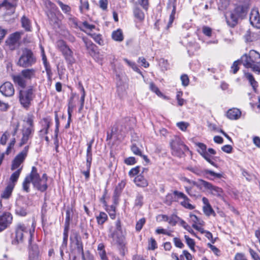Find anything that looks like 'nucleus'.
<instances>
[{
  "label": "nucleus",
  "instance_id": "nucleus-36",
  "mask_svg": "<svg viewBox=\"0 0 260 260\" xmlns=\"http://www.w3.org/2000/svg\"><path fill=\"white\" fill-rule=\"evenodd\" d=\"M97 223L99 225H103L108 219L107 214L104 212H101L96 216Z\"/></svg>",
  "mask_w": 260,
  "mask_h": 260
},
{
  "label": "nucleus",
  "instance_id": "nucleus-45",
  "mask_svg": "<svg viewBox=\"0 0 260 260\" xmlns=\"http://www.w3.org/2000/svg\"><path fill=\"white\" fill-rule=\"evenodd\" d=\"M143 204V196L140 193H138L135 200V206L141 207Z\"/></svg>",
  "mask_w": 260,
  "mask_h": 260
},
{
  "label": "nucleus",
  "instance_id": "nucleus-15",
  "mask_svg": "<svg viewBox=\"0 0 260 260\" xmlns=\"http://www.w3.org/2000/svg\"><path fill=\"white\" fill-rule=\"evenodd\" d=\"M250 0H245L243 4H240L235 7L233 12L240 19H243L247 15L249 6Z\"/></svg>",
  "mask_w": 260,
  "mask_h": 260
},
{
  "label": "nucleus",
  "instance_id": "nucleus-47",
  "mask_svg": "<svg viewBox=\"0 0 260 260\" xmlns=\"http://www.w3.org/2000/svg\"><path fill=\"white\" fill-rule=\"evenodd\" d=\"M134 14L136 18L139 20H142L144 18V13L138 8L136 7L134 10Z\"/></svg>",
  "mask_w": 260,
  "mask_h": 260
},
{
  "label": "nucleus",
  "instance_id": "nucleus-64",
  "mask_svg": "<svg viewBox=\"0 0 260 260\" xmlns=\"http://www.w3.org/2000/svg\"><path fill=\"white\" fill-rule=\"evenodd\" d=\"M131 150L132 152L137 155H142V152L140 149L136 145V144H133L131 146Z\"/></svg>",
  "mask_w": 260,
  "mask_h": 260
},
{
  "label": "nucleus",
  "instance_id": "nucleus-24",
  "mask_svg": "<svg viewBox=\"0 0 260 260\" xmlns=\"http://www.w3.org/2000/svg\"><path fill=\"white\" fill-rule=\"evenodd\" d=\"M241 115V111L237 108H233L228 110L226 116L231 120H236L240 118Z\"/></svg>",
  "mask_w": 260,
  "mask_h": 260
},
{
  "label": "nucleus",
  "instance_id": "nucleus-42",
  "mask_svg": "<svg viewBox=\"0 0 260 260\" xmlns=\"http://www.w3.org/2000/svg\"><path fill=\"white\" fill-rule=\"evenodd\" d=\"M126 183L124 181H121L116 186L114 191V194L115 196H119L123 189L125 186Z\"/></svg>",
  "mask_w": 260,
  "mask_h": 260
},
{
  "label": "nucleus",
  "instance_id": "nucleus-5",
  "mask_svg": "<svg viewBox=\"0 0 260 260\" xmlns=\"http://www.w3.org/2000/svg\"><path fill=\"white\" fill-rule=\"evenodd\" d=\"M27 237L28 244L31 243L32 234L24 224L19 223L17 225L15 231V241L18 244L25 242L24 238Z\"/></svg>",
  "mask_w": 260,
  "mask_h": 260
},
{
  "label": "nucleus",
  "instance_id": "nucleus-61",
  "mask_svg": "<svg viewBox=\"0 0 260 260\" xmlns=\"http://www.w3.org/2000/svg\"><path fill=\"white\" fill-rule=\"evenodd\" d=\"M44 5L45 6L46 10H50L55 8L56 5L52 3L50 0H44Z\"/></svg>",
  "mask_w": 260,
  "mask_h": 260
},
{
  "label": "nucleus",
  "instance_id": "nucleus-1",
  "mask_svg": "<svg viewBox=\"0 0 260 260\" xmlns=\"http://www.w3.org/2000/svg\"><path fill=\"white\" fill-rule=\"evenodd\" d=\"M36 69H23L18 74H13L11 78L17 87L18 98L21 106L28 109L36 97V89L33 86L26 87L27 82H30L37 77Z\"/></svg>",
  "mask_w": 260,
  "mask_h": 260
},
{
  "label": "nucleus",
  "instance_id": "nucleus-55",
  "mask_svg": "<svg viewBox=\"0 0 260 260\" xmlns=\"http://www.w3.org/2000/svg\"><path fill=\"white\" fill-rule=\"evenodd\" d=\"M15 213L17 215L24 216L26 215V210L21 207L17 206L15 209Z\"/></svg>",
  "mask_w": 260,
  "mask_h": 260
},
{
  "label": "nucleus",
  "instance_id": "nucleus-16",
  "mask_svg": "<svg viewBox=\"0 0 260 260\" xmlns=\"http://www.w3.org/2000/svg\"><path fill=\"white\" fill-rule=\"evenodd\" d=\"M189 222L192 226L197 231L203 233L204 229L202 226L204 224V221L201 218L198 217L196 215L192 213L189 214Z\"/></svg>",
  "mask_w": 260,
  "mask_h": 260
},
{
  "label": "nucleus",
  "instance_id": "nucleus-7",
  "mask_svg": "<svg viewBox=\"0 0 260 260\" xmlns=\"http://www.w3.org/2000/svg\"><path fill=\"white\" fill-rule=\"evenodd\" d=\"M196 145L198 146V152L211 165L216 167V165L212 160L211 155H215L216 153V151L212 148H209L207 151V146L202 143H196Z\"/></svg>",
  "mask_w": 260,
  "mask_h": 260
},
{
  "label": "nucleus",
  "instance_id": "nucleus-8",
  "mask_svg": "<svg viewBox=\"0 0 260 260\" xmlns=\"http://www.w3.org/2000/svg\"><path fill=\"white\" fill-rule=\"evenodd\" d=\"M172 154L178 157H181L185 151L188 150V148L184 144L181 138L176 137L171 143Z\"/></svg>",
  "mask_w": 260,
  "mask_h": 260
},
{
  "label": "nucleus",
  "instance_id": "nucleus-46",
  "mask_svg": "<svg viewBox=\"0 0 260 260\" xmlns=\"http://www.w3.org/2000/svg\"><path fill=\"white\" fill-rule=\"evenodd\" d=\"M80 6L79 7L81 13H83L89 9V4L88 0H80Z\"/></svg>",
  "mask_w": 260,
  "mask_h": 260
},
{
  "label": "nucleus",
  "instance_id": "nucleus-48",
  "mask_svg": "<svg viewBox=\"0 0 260 260\" xmlns=\"http://www.w3.org/2000/svg\"><path fill=\"white\" fill-rule=\"evenodd\" d=\"M203 210L205 214L208 216L213 214L214 215H215V213L213 209H212L211 205H209L207 206H203Z\"/></svg>",
  "mask_w": 260,
  "mask_h": 260
},
{
  "label": "nucleus",
  "instance_id": "nucleus-30",
  "mask_svg": "<svg viewBox=\"0 0 260 260\" xmlns=\"http://www.w3.org/2000/svg\"><path fill=\"white\" fill-rule=\"evenodd\" d=\"M17 0H5L2 6L7 9L14 11L17 6Z\"/></svg>",
  "mask_w": 260,
  "mask_h": 260
},
{
  "label": "nucleus",
  "instance_id": "nucleus-35",
  "mask_svg": "<svg viewBox=\"0 0 260 260\" xmlns=\"http://www.w3.org/2000/svg\"><path fill=\"white\" fill-rule=\"evenodd\" d=\"M245 77L249 81L253 90L255 91L258 84L257 82L255 80L253 75L250 73H245Z\"/></svg>",
  "mask_w": 260,
  "mask_h": 260
},
{
  "label": "nucleus",
  "instance_id": "nucleus-44",
  "mask_svg": "<svg viewBox=\"0 0 260 260\" xmlns=\"http://www.w3.org/2000/svg\"><path fill=\"white\" fill-rule=\"evenodd\" d=\"M51 119L50 117L43 118L40 121L42 125V128L49 129L50 127Z\"/></svg>",
  "mask_w": 260,
  "mask_h": 260
},
{
  "label": "nucleus",
  "instance_id": "nucleus-62",
  "mask_svg": "<svg viewBox=\"0 0 260 260\" xmlns=\"http://www.w3.org/2000/svg\"><path fill=\"white\" fill-rule=\"evenodd\" d=\"M139 166H137L135 168H132L128 172V175L131 177H134L139 174L140 172Z\"/></svg>",
  "mask_w": 260,
  "mask_h": 260
},
{
  "label": "nucleus",
  "instance_id": "nucleus-43",
  "mask_svg": "<svg viewBox=\"0 0 260 260\" xmlns=\"http://www.w3.org/2000/svg\"><path fill=\"white\" fill-rule=\"evenodd\" d=\"M106 211L111 219H114L116 218V207L115 205H112L108 206Z\"/></svg>",
  "mask_w": 260,
  "mask_h": 260
},
{
  "label": "nucleus",
  "instance_id": "nucleus-59",
  "mask_svg": "<svg viewBox=\"0 0 260 260\" xmlns=\"http://www.w3.org/2000/svg\"><path fill=\"white\" fill-rule=\"evenodd\" d=\"M82 260H95V259L94 256L87 250L83 254Z\"/></svg>",
  "mask_w": 260,
  "mask_h": 260
},
{
  "label": "nucleus",
  "instance_id": "nucleus-60",
  "mask_svg": "<svg viewBox=\"0 0 260 260\" xmlns=\"http://www.w3.org/2000/svg\"><path fill=\"white\" fill-rule=\"evenodd\" d=\"M241 63L239 59L234 62L233 65L231 67V71L234 73L236 74L239 69L238 67L239 64Z\"/></svg>",
  "mask_w": 260,
  "mask_h": 260
},
{
  "label": "nucleus",
  "instance_id": "nucleus-51",
  "mask_svg": "<svg viewBox=\"0 0 260 260\" xmlns=\"http://www.w3.org/2000/svg\"><path fill=\"white\" fill-rule=\"evenodd\" d=\"M73 98H71L69 104H68V117H69V119L71 118L72 117V114L73 112L74 108V105L72 102L73 101Z\"/></svg>",
  "mask_w": 260,
  "mask_h": 260
},
{
  "label": "nucleus",
  "instance_id": "nucleus-27",
  "mask_svg": "<svg viewBox=\"0 0 260 260\" xmlns=\"http://www.w3.org/2000/svg\"><path fill=\"white\" fill-rule=\"evenodd\" d=\"M240 19L234 12H232L229 18H226V21L228 25L231 27H234L238 22Z\"/></svg>",
  "mask_w": 260,
  "mask_h": 260
},
{
  "label": "nucleus",
  "instance_id": "nucleus-33",
  "mask_svg": "<svg viewBox=\"0 0 260 260\" xmlns=\"http://www.w3.org/2000/svg\"><path fill=\"white\" fill-rule=\"evenodd\" d=\"M209 191L210 193L214 196L220 197L222 196V189L217 186L213 185L211 184V186L209 187Z\"/></svg>",
  "mask_w": 260,
  "mask_h": 260
},
{
  "label": "nucleus",
  "instance_id": "nucleus-28",
  "mask_svg": "<svg viewBox=\"0 0 260 260\" xmlns=\"http://www.w3.org/2000/svg\"><path fill=\"white\" fill-rule=\"evenodd\" d=\"M21 23L22 27L25 30V31H31V23L28 18L25 16H23L21 19Z\"/></svg>",
  "mask_w": 260,
  "mask_h": 260
},
{
  "label": "nucleus",
  "instance_id": "nucleus-18",
  "mask_svg": "<svg viewBox=\"0 0 260 260\" xmlns=\"http://www.w3.org/2000/svg\"><path fill=\"white\" fill-rule=\"evenodd\" d=\"M0 92L5 96H12L14 94L15 89L10 82H6L0 86Z\"/></svg>",
  "mask_w": 260,
  "mask_h": 260
},
{
  "label": "nucleus",
  "instance_id": "nucleus-13",
  "mask_svg": "<svg viewBox=\"0 0 260 260\" xmlns=\"http://www.w3.org/2000/svg\"><path fill=\"white\" fill-rule=\"evenodd\" d=\"M184 181L187 183L196 186L200 191L202 192L208 190L211 186V183L203 179H199L197 181L191 180L185 178Z\"/></svg>",
  "mask_w": 260,
  "mask_h": 260
},
{
  "label": "nucleus",
  "instance_id": "nucleus-6",
  "mask_svg": "<svg viewBox=\"0 0 260 260\" xmlns=\"http://www.w3.org/2000/svg\"><path fill=\"white\" fill-rule=\"evenodd\" d=\"M56 46L59 51L61 52L65 60L68 63L72 64L75 62L73 52L64 41L58 40L56 42Z\"/></svg>",
  "mask_w": 260,
  "mask_h": 260
},
{
  "label": "nucleus",
  "instance_id": "nucleus-41",
  "mask_svg": "<svg viewBox=\"0 0 260 260\" xmlns=\"http://www.w3.org/2000/svg\"><path fill=\"white\" fill-rule=\"evenodd\" d=\"M98 250L99 254L102 260H108V258L106 255V251L104 249V245H99Z\"/></svg>",
  "mask_w": 260,
  "mask_h": 260
},
{
  "label": "nucleus",
  "instance_id": "nucleus-63",
  "mask_svg": "<svg viewBox=\"0 0 260 260\" xmlns=\"http://www.w3.org/2000/svg\"><path fill=\"white\" fill-rule=\"evenodd\" d=\"M177 126L182 131H185L189 125L187 122H179L177 123Z\"/></svg>",
  "mask_w": 260,
  "mask_h": 260
},
{
  "label": "nucleus",
  "instance_id": "nucleus-26",
  "mask_svg": "<svg viewBox=\"0 0 260 260\" xmlns=\"http://www.w3.org/2000/svg\"><path fill=\"white\" fill-rule=\"evenodd\" d=\"M14 186L15 184H9L1 194V198L4 199H9L12 195Z\"/></svg>",
  "mask_w": 260,
  "mask_h": 260
},
{
  "label": "nucleus",
  "instance_id": "nucleus-14",
  "mask_svg": "<svg viewBox=\"0 0 260 260\" xmlns=\"http://www.w3.org/2000/svg\"><path fill=\"white\" fill-rule=\"evenodd\" d=\"M13 216L9 212H5L0 215V233L8 228L12 224Z\"/></svg>",
  "mask_w": 260,
  "mask_h": 260
},
{
  "label": "nucleus",
  "instance_id": "nucleus-29",
  "mask_svg": "<svg viewBox=\"0 0 260 260\" xmlns=\"http://www.w3.org/2000/svg\"><path fill=\"white\" fill-rule=\"evenodd\" d=\"M94 142V139H92L90 142L87 144V148L86 150V162H92V147Z\"/></svg>",
  "mask_w": 260,
  "mask_h": 260
},
{
  "label": "nucleus",
  "instance_id": "nucleus-2",
  "mask_svg": "<svg viewBox=\"0 0 260 260\" xmlns=\"http://www.w3.org/2000/svg\"><path fill=\"white\" fill-rule=\"evenodd\" d=\"M48 177L46 174H43L41 177L38 172L36 167H32L30 173L26 176L23 182L22 187L24 191H29V185L31 182L34 187L38 190L44 192L48 188L47 181Z\"/></svg>",
  "mask_w": 260,
  "mask_h": 260
},
{
  "label": "nucleus",
  "instance_id": "nucleus-49",
  "mask_svg": "<svg viewBox=\"0 0 260 260\" xmlns=\"http://www.w3.org/2000/svg\"><path fill=\"white\" fill-rule=\"evenodd\" d=\"M83 41L85 44V45L87 49L91 51H94V45L93 43L87 38H83Z\"/></svg>",
  "mask_w": 260,
  "mask_h": 260
},
{
  "label": "nucleus",
  "instance_id": "nucleus-56",
  "mask_svg": "<svg viewBox=\"0 0 260 260\" xmlns=\"http://www.w3.org/2000/svg\"><path fill=\"white\" fill-rule=\"evenodd\" d=\"M145 219L144 218H141L139 220L136 225V230L137 231H140L145 223Z\"/></svg>",
  "mask_w": 260,
  "mask_h": 260
},
{
  "label": "nucleus",
  "instance_id": "nucleus-23",
  "mask_svg": "<svg viewBox=\"0 0 260 260\" xmlns=\"http://www.w3.org/2000/svg\"><path fill=\"white\" fill-rule=\"evenodd\" d=\"M28 249L29 260L37 259L39 253L37 245H29Z\"/></svg>",
  "mask_w": 260,
  "mask_h": 260
},
{
  "label": "nucleus",
  "instance_id": "nucleus-3",
  "mask_svg": "<svg viewBox=\"0 0 260 260\" xmlns=\"http://www.w3.org/2000/svg\"><path fill=\"white\" fill-rule=\"evenodd\" d=\"M36 62V59L32 52L27 48L22 51V53L20 56L17 65L20 67L28 69V67H31Z\"/></svg>",
  "mask_w": 260,
  "mask_h": 260
},
{
  "label": "nucleus",
  "instance_id": "nucleus-57",
  "mask_svg": "<svg viewBox=\"0 0 260 260\" xmlns=\"http://www.w3.org/2000/svg\"><path fill=\"white\" fill-rule=\"evenodd\" d=\"M182 85L184 86H187L189 83V79L188 76L186 74L181 75L180 77Z\"/></svg>",
  "mask_w": 260,
  "mask_h": 260
},
{
  "label": "nucleus",
  "instance_id": "nucleus-50",
  "mask_svg": "<svg viewBox=\"0 0 260 260\" xmlns=\"http://www.w3.org/2000/svg\"><path fill=\"white\" fill-rule=\"evenodd\" d=\"M250 68L251 69L252 71L254 73L260 74V61H258L257 59H256L255 62L252 64Z\"/></svg>",
  "mask_w": 260,
  "mask_h": 260
},
{
  "label": "nucleus",
  "instance_id": "nucleus-9",
  "mask_svg": "<svg viewBox=\"0 0 260 260\" xmlns=\"http://www.w3.org/2000/svg\"><path fill=\"white\" fill-rule=\"evenodd\" d=\"M260 59V54L255 51H250L249 54H245L239 59L241 63L246 68H250L256 59Z\"/></svg>",
  "mask_w": 260,
  "mask_h": 260
},
{
  "label": "nucleus",
  "instance_id": "nucleus-20",
  "mask_svg": "<svg viewBox=\"0 0 260 260\" xmlns=\"http://www.w3.org/2000/svg\"><path fill=\"white\" fill-rule=\"evenodd\" d=\"M128 121L129 119L128 118L119 121L116 127L117 133L120 134L121 135H124L128 131Z\"/></svg>",
  "mask_w": 260,
  "mask_h": 260
},
{
  "label": "nucleus",
  "instance_id": "nucleus-21",
  "mask_svg": "<svg viewBox=\"0 0 260 260\" xmlns=\"http://www.w3.org/2000/svg\"><path fill=\"white\" fill-rule=\"evenodd\" d=\"M116 231H114L113 233V238L115 239L116 238L117 239V244H122L123 241L124 239V235L121 231V228L120 225V221L117 220L116 222Z\"/></svg>",
  "mask_w": 260,
  "mask_h": 260
},
{
  "label": "nucleus",
  "instance_id": "nucleus-39",
  "mask_svg": "<svg viewBox=\"0 0 260 260\" xmlns=\"http://www.w3.org/2000/svg\"><path fill=\"white\" fill-rule=\"evenodd\" d=\"M180 202V205L186 209L193 210L195 208V206L190 203V200L186 197Z\"/></svg>",
  "mask_w": 260,
  "mask_h": 260
},
{
  "label": "nucleus",
  "instance_id": "nucleus-4",
  "mask_svg": "<svg viewBox=\"0 0 260 260\" xmlns=\"http://www.w3.org/2000/svg\"><path fill=\"white\" fill-rule=\"evenodd\" d=\"M34 125L33 119L31 117H28L26 121V124L23 126L22 129V138L19 143V146L27 143L28 140L31 138L34 133Z\"/></svg>",
  "mask_w": 260,
  "mask_h": 260
},
{
  "label": "nucleus",
  "instance_id": "nucleus-11",
  "mask_svg": "<svg viewBox=\"0 0 260 260\" xmlns=\"http://www.w3.org/2000/svg\"><path fill=\"white\" fill-rule=\"evenodd\" d=\"M168 222L171 226H175L177 223H179L180 225L183 227L186 230L190 233H193V231L191 228L183 220L177 216L176 214H172L168 216Z\"/></svg>",
  "mask_w": 260,
  "mask_h": 260
},
{
  "label": "nucleus",
  "instance_id": "nucleus-52",
  "mask_svg": "<svg viewBox=\"0 0 260 260\" xmlns=\"http://www.w3.org/2000/svg\"><path fill=\"white\" fill-rule=\"evenodd\" d=\"M149 88L152 91L155 93L157 95L159 96L162 95V93L160 91L158 87L153 82L150 83Z\"/></svg>",
  "mask_w": 260,
  "mask_h": 260
},
{
  "label": "nucleus",
  "instance_id": "nucleus-32",
  "mask_svg": "<svg viewBox=\"0 0 260 260\" xmlns=\"http://www.w3.org/2000/svg\"><path fill=\"white\" fill-rule=\"evenodd\" d=\"M112 38L115 41L122 42L124 39L122 30L118 29L114 31L112 34Z\"/></svg>",
  "mask_w": 260,
  "mask_h": 260
},
{
  "label": "nucleus",
  "instance_id": "nucleus-19",
  "mask_svg": "<svg viewBox=\"0 0 260 260\" xmlns=\"http://www.w3.org/2000/svg\"><path fill=\"white\" fill-rule=\"evenodd\" d=\"M176 2L177 0H169L167 8L172 9L171 13L170 15L169 20L168 23L167 28H169L170 27H171L172 24L175 19V15L176 14Z\"/></svg>",
  "mask_w": 260,
  "mask_h": 260
},
{
  "label": "nucleus",
  "instance_id": "nucleus-58",
  "mask_svg": "<svg viewBox=\"0 0 260 260\" xmlns=\"http://www.w3.org/2000/svg\"><path fill=\"white\" fill-rule=\"evenodd\" d=\"M15 142H16L15 138H13V139H12V140H11L10 142L9 143V145H8V146L7 148V150L6 151V153L7 155L11 153L12 149L14 147Z\"/></svg>",
  "mask_w": 260,
  "mask_h": 260
},
{
  "label": "nucleus",
  "instance_id": "nucleus-22",
  "mask_svg": "<svg viewBox=\"0 0 260 260\" xmlns=\"http://www.w3.org/2000/svg\"><path fill=\"white\" fill-rule=\"evenodd\" d=\"M70 246L71 254L73 255V260H76L77 255H81L82 256L85 253L83 245H70Z\"/></svg>",
  "mask_w": 260,
  "mask_h": 260
},
{
  "label": "nucleus",
  "instance_id": "nucleus-40",
  "mask_svg": "<svg viewBox=\"0 0 260 260\" xmlns=\"http://www.w3.org/2000/svg\"><path fill=\"white\" fill-rule=\"evenodd\" d=\"M82 30L86 32L89 36H90L94 41L98 43L99 45H102L103 43V40L102 39V36L100 34H96L95 33H88L86 30L81 29Z\"/></svg>",
  "mask_w": 260,
  "mask_h": 260
},
{
  "label": "nucleus",
  "instance_id": "nucleus-54",
  "mask_svg": "<svg viewBox=\"0 0 260 260\" xmlns=\"http://www.w3.org/2000/svg\"><path fill=\"white\" fill-rule=\"evenodd\" d=\"M91 165V162H86V169L85 171L82 172V173L84 175L85 178L86 179H88L90 176V170Z\"/></svg>",
  "mask_w": 260,
  "mask_h": 260
},
{
  "label": "nucleus",
  "instance_id": "nucleus-17",
  "mask_svg": "<svg viewBox=\"0 0 260 260\" xmlns=\"http://www.w3.org/2000/svg\"><path fill=\"white\" fill-rule=\"evenodd\" d=\"M249 21L253 27L260 28V16L257 8H254L251 10L250 14Z\"/></svg>",
  "mask_w": 260,
  "mask_h": 260
},
{
  "label": "nucleus",
  "instance_id": "nucleus-12",
  "mask_svg": "<svg viewBox=\"0 0 260 260\" xmlns=\"http://www.w3.org/2000/svg\"><path fill=\"white\" fill-rule=\"evenodd\" d=\"M29 146H26L24 147L23 150L16 155L14 160H13L11 170H15L17 169L20 168L21 164L23 162L28 151Z\"/></svg>",
  "mask_w": 260,
  "mask_h": 260
},
{
  "label": "nucleus",
  "instance_id": "nucleus-25",
  "mask_svg": "<svg viewBox=\"0 0 260 260\" xmlns=\"http://www.w3.org/2000/svg\"><path fill=\"white\" fill-rule=\"evenodd\" d=\"M134 181L136 185L139 187H145L148 185L147 180L141 174L137 175Z\"/></svg>",
  "mask_w": 260,
  "mask_h": 260
},
{
  "label": "nucleus",
  "instance_id": "nucleus-53",
  "mask_svg": "<svg viewBox=\"0 0 260 260\" xmlns=\"http://www.w3.org/2000/svg\"><path fill=\"white\" fill-rule=\"evenodd\" d=\"M57 3L64 13H68L71 11V8L68 5L64 4L62 2L59 1L57 2Z\"/></svg>",
  "mask_w": 260,
  "mask_h": 260
},
{
  "label": "nucleus",
  "instance_id": "nucleus-37",
  "mask_svg": "<svg viewBox=\"0 0 260 260\" xmlns=\"http://www.w3.org/2000/svg\"><path fill=\"white\" fill-rule=\"evenodd\" d=\"M193 186L192 185H191L190 186H185V189L186 192L191 197H195L196 198L200 197L201 196L200 193L193 190Z\"/></svg>",
  "mask_w": 260,
  "mask_h": 260
},
{
  "label": "nucleus",
  "instance_id": "nucleus-34",
  "mask_svg": "<svg viewBox=\"0 0 260 260\" xmlns=\"http://www.w3.org/2000/svg\"><path fill=\"white\" fill-rule=\"evenodd\" d=\"M48 18L49 19L51 23L55 24L57 23L58 22V15L60 14V12H46V13Z\"/></svg>",
  "mask_w": 260,
  "mask_h": 260
},
{
  "label": "nucleus",
  "instance_id": "nucleus-10",
  "mask_svg": "<svg viewBox=\"0 0 260 260\" xmlns=\"http://www.w3.org/2000/svg\"><path fill=\"white\" fill-rule=\"evenodd\" d=\"M187 169L199 176L209 175L210 176H207L206 178L209 180H213L214 178H220L222 176L220 173H216L209 170H205L204 171H202L197 167H188Z\"/></svg>",
  "mask_w": 260,
  "mask_h": 260
},
{
  "label": "nucleus",
  "instance_id": "nucleus-31",
  "mask_svg": "<svg viewBox=\"0 0 260 260\" xmlns=\"http://www.w3.org/2000/svg\"><path fill=\"white\" fill-rule=\"evenodd\" d=\"M21 33L19 32H16L13 34H12L8 40L7 41V43L11 45H15L16 44L20 39Z\"/></svg>",
  "mask_w": 260,
  "mask_h": 260
},
{
  "label": "nucleus",
  "instance_id": "nucleus-38",
  "mask_svg": "<svg viewBox=\"0 0 260 260\" xmlns=\"http://www.w3.org/2000/svg\"><path fill=\"white\" fill-rule=\"evenodd\" d=\"M22 170V166H21L17 171L12 173L10 179L11 182L10 184H14L15 185V183L17 181Z\"/></svg>",
  "mask_w": 260,
  "mask_h": 260
}]
</instances>
